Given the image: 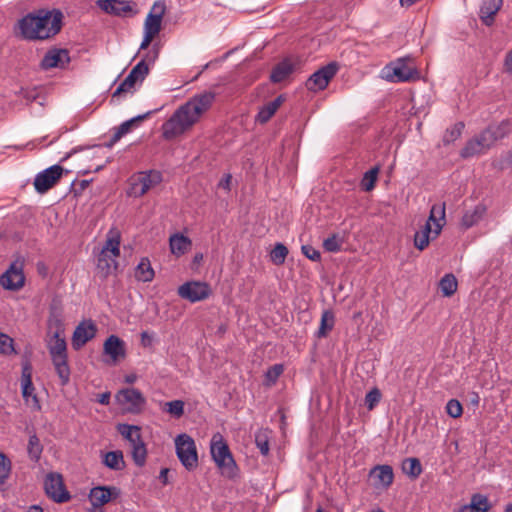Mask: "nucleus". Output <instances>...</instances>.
I'll use <instances>...</instances> for the list:
<instances>
[{
    "label": "nucleus",
    "instance_id": "f257e3e1",
    "mask_svg": "<svg viewBox=\"0 0 512 512\" xmlns=\"http://www.w3.org/2000/svg\"><path fill=\"white\" fill-rule=\"evenodd\" d=\"M215 97L216 94L212 91H204L194 95L163 123V137L170 140L190 129L210 109Z\"/></svg>",
    "mask_w": 512,
    "mask_h": 512
},
{
    "label": "nucleus",
    "instance_id": "f03ea898",
    "mask_svg": "<svg viewBox=\"0 0 512 512\" xmlns=\"http://www.w3.org/2000/svg\"><path fill=\"white\" fill-rule=\"evenodd\" d=\"M64 15L60 9L41 8L29 12L17 22L20 36L28 41H45L62 29Z\"/></svg>",
    "mask_w": 512,
    "mask_h": 512
},
{
    "label": "nucleus",
    "instance_id": "7ed1b4c3",
    "mask_svg": "<svg viewBox=\"0 0 512 512\" xmlns=\"http://www.w3.org/2000/svg\"><path fill=\"white\" fill-rule=\"evenodd\" d=\"M48 350L60 380L66 384L69 381L70 368L67 362V344L63 334L52 335L48 342Z\"/></svg>",
    "mask_w": 512,
    "mask_h": 512
},
{
    "label": "nucleus",
    "instance_id": "20e7f679",
    "mask_svg": "<svg viewBox=\"0 0 512 512\" xmlns=\"http://www.w3.org/2000/svg\"><path fill=\"white\" fill-rule=\"evenodd\" d=\"M210 452L217 467L227 477L235 475L236 463L221 434H214L211 439Z\"/></svg>",
    "mask_w": 512,
    "mask_h": 512
},
{
    "label": "nucleus",
    "instance_id": "39448f33",
    "mask_svg": "<svg viewBox=\"0 0 512 512\" xmlns=\"http://www.w3.org/2000/svg\"><path fill=\"white\" fill-rule=\"evenodd\" d=\"M117 431L127 440L134 463L142 467L146 463L147 449L141 437V429L135 425L119 424Z\"/></svg>",
    "mask_w": 512,
    "mask_h": 512
},
{
    "label": "nucleus",
    "instance_id": "423d86ee",
    "mask_svg": "<svg viewBox=\"0 0 512 512\" xmlns=\"http://www.w3.org/2000/svg\"><path fill=\"white\" fill-rule=\"evenodd\" d=\"M382 76L389 82H409L419 79L416 67L411 66L403 58L386 65L382 70Z\"/></svg>",
    "mask_w": 512,
    "mask_h": 512
},
{
    "label": "nucleus",
    "instance_id": "0eeeda50",
    "mask_svg": "<svg viewBox=\"0 0 512 512\" xmlns=\"http://www.w3.org/2000/svg\"><path fill=\"white\" fill-rule=\"evenodd\" d=\"M175 448L181 464L189 471L198 466V454L195 441L188 434H180L175 438Z\"/></svg>",
    "mask_w": 512,
    "mask_h": 512
},
{
    "label": "nucleus",
    "instance_id": "6e6552de",
    "mask_svg": "<svg viewBox=\"0 0 512 512\" xmlns=\"http://www.w3.org/2000/svg\"><path fill=\"white\" fill-rule=\"evenodd\" d=\"M162 174L156 170H148L138 173L132 178L131 194L135 197H141L150 189L156 187L162 182Z\"/></svg>",
    "mask_w": 512,
    "mask_h": 512
},
{
    "label": "nucleus",
    "instance_id": "1a4fd4ad",
    "mask_svg": "<svg viewBox=\"0 0 512 512\" xmlns=\"http://www.w3.org/2000/svg\"><path fill=\"white\" fill-rule=\"evenodd\" d=\"M24 259L18 257L9 268L2 273V288L11 291L20 290L25 284Z\"/></svg>",
    "mask_w": 512,
    "mask_h": 512
},
{
    "label": "nucleus",
    "instance_id": "9d476101",
    "mask_svg": "<svg viewBox=\"0 0 512 512\" xmlns=\"http://www.w3.org/2000/svg\"><path fill=\"white\" fill-rule=\"evenodd\" d=\"M44 489L47 496L56 503H65L71 498L65 488L63 477L59 473L47 474L44 480Z\"/></svg>",
    "mask_w": 512,
    "mask_h": 512
},
{
    "label": "nucleus",
    "instance_id": "9b49d317",
    "mask_svg": "<svg viewBox=\"0 0 512 512\" xmlns=\"http://www.w3.org/2000/svg\"><path fill=\"white\" fill-rule=\"evenodd\" d=\"M63 171L62 166L55 164L36 174L33 183L36 192L44 194L50 190L60 180Z\"/></svg>",
    "mask_w": 512,
    "mask_h": 512
},
{
    "label": "nucleus",
    "instance_id": "f8f14e48",
    "mask_svg": "<svg viewBox=\"0 0 512 512\" xmlns=\"http://www.w3.org/2000/svg\"><path fill=\"white\" fill-rule=\"evenodd\" d=\"M338 66L332 62L314 72L306 81L305 86L309 91L318 92L324 90L330 80L336 75Z\"/></svg>",
    "mask_w": 512,
    "mask_h": 512
},
{
    "label": "nucleus",
    "instance_id": "ddd939ff",
    "mask_svg": "<svg viewBox=\"0 0 512 512\" xmlns=\"http://www.w3.org/2000/svg\"><path fill=\"white\" fill-rule=\"evenodd\" d=\"M120 255V236L118 233L108 237L98 257V267L105 269L107 273L111 269V263L116 267L115 258Z\"/></svg>",
    "mask_w": 512,
    "mask_h": 512
},
{
    "label": "nucleus",
    "instance_id": "4468645a",
    "mask_svg": "<svg viewBox=\"0 0 512 512\" xmlns=\"http://www.w3.org/2000/svg\"><path fill=\"white\" fill-rule=\"evenodd\" d=\"M211 294L209 285L200 281H188L179 286L178 295L191 303L207 299Z\"/></svg>",
    "mask_w": 512,
    "mask_h": 512
},
{
    "label": "nucleus",
    "instance_id": "2eb2a0df",
    "mask_svg": "<svg viewBox=\"0 0 512 512\" xmlns=\"http://www.w3.org/2000/svg\"><path fill=\"white\" fill-rule=\"evenodd\" d=\"M116 399L123 410L130 413L141 411L145 403L142 394L132 387H126L120 390L116 395Z\"/></svg>",
    "mask_w": 512,
    "mask_h": 512
},
{
    "label": "nucleus",
    "instance_id": "dca6fc26",
    "mask_svg": "<svg viewBox=\"0 0 512 512\" xmlns=\"http://www.w3.org/2000/svg\"><path fill=\"white\" fill-rule=\"evenodd\" d=\"M119 493V489L114 486H97L90 490L88 498L92 509H101L103 505L117 498Z\"/></svg>",
    "mask_w": 512,
    "mask_h": 512
},
{
    "label": "nucleus",
    "instance_id": "f3484780",
    "mask_svg": "<svg viewBox=\"0 0 512 512\" xmlns=\"http://www.w3.org/2000/svg\"><path fill=\"white\" fill-rule=\"evenodd\" d=\"M372 484L377 489H388L394 480V472L390 465H376L370 472Z\"/></svg>",
    "mask_w": 512,
    "mask_h": 512
},
{
    "label": "nucleus",
    "instance_id": "a211bd4d",
    "mask_svg": "<svg viewBox=\"0 0 512 512\" xmlns=\"http://www.w3.org/2000/svg\"><path fill=\"white\" fill-rule=\"evenodd\" d=\"M166 6L162 1H156L151 11L146 17L144 23V32L150 33L152 35H157L161 30L162 18L165 13Z\"/></svg>",
    "mask_w": 512,
    "mask_h": 512
},
{
    "label": "nucleus",
    "instance_id": "6ab92c4d",
    "mask_svg": "<svg viewBox=\"0 0 512 512\" xmlns=\"http://www.w3.org/2000/svg\"><path fill=\"white\" fill-rule=\"evenodd\" d=\"M104 354L109 356L112 363L123 360L126 356V343L116 335H110L103 345Z\"/></svg>",
    "mask_w": 512,
    "mask_h": 512
},
{
    "label": "nucleus",
    "instance_id": "aec40b11",
    "mask_svg": "<svg viewBox=\"0 0 512 512\" xmlns=\"http://www.w3.org/2000/svg\"><path fill=\"white\" fill-rule=\"evenodd\" d=\"M70 62L69 52L66 49H51L41 60L43 69L64 68Z\"/></svg>",
    "mask_w": 512,
    "mask_h": 512
},
{
    "label": "nucleus",
    "instance_id": "412c9836",
    "mask_svg": "<svg viewBox=\"0 0 512 512\" xmlns=\"http://www.w3.org/2000/svg\"><path fill=\"white\" fill-rule=\"evenodd\" d=\"M97 6L105 13L114 16H126L133 12L131 2L125 0H98Z\"/></svg>",
    "mask_w": 512,
    "mask_h": 512
},
{
    "label": "nucleus",
    "instance_id": "4be33fe9",
    "mask_svg": "<svg viewBox=\"0 0 512 512\" xmlns=\"http://www.w3.org/2000/svg\"><path fill=\"white\" fill-rule=\"evenodd\" d=\"M483 138L484 133L482 131L478 136L468 140L465 146L461 149L460 156L464 159H467L476 155L483 154L488 149H490V143L486 140H483Z\"/></svg>",
    "mask_w": 512,
    "mask_h": 512
},
{
    "label": "nucleus",
    "instance_id": "5701e85b",
    "mask_svg": "<svg viewBox=\"0 0 512 512\" xmlns=\"http://www.w3.org/2000/svg\"><path fill=\"white\" fill-rule=\"evenodd\" d=\"M503 0H482L479 9V18L486 26L493 25L495 16L501 9Z\"/></svg>",
    "mask_w": 512,
    "mask_h": 512
},
{
    "label": "nucleus",
    "instance_id": "b1692460",
    "mask_svg": "<svg viewBox=\"0 0 512 512\" xmlns=\"http://www.w3.org/2000/svg\"><path fill=\"white\" fill-rule=\"evenodd\" d=\"M95 332L96 328L92 322H89V324L87 325H85L84 323L78 325L72 337L73 348L76 350L80 349L95 336Z\"/></svg>",
    "mask_w": 512,
    "mask_h": 512
},
{
    "label": "nucleus",
    "instance_id": "393cba45",
    "mask_svg": "<svg viewBox=\"0 0 512 512\" xmlns=\"http://www.w3.org/2000/svg\"><path fill=\"white\" fill-rule=\"evenodd\" d=\"M510 122L503 120L497 125H490L483 130L484 138L490 143L491 147L499 140L505 138L510 133Z\"/></svg>",
    "mask_w": 512,
    "mask_h": 512
},
{
    "label": "nucleus",
    "instance_id": "a878e982",
    "mask_svg": "<svg viewBox=\"0 0 512 512\" xmlns=\"http://www.w3.org/2000/svg\"><path fill=\"white\" fill-rule=\"evenodd\" d=\"M431 225L434 224L433 238L437 237L445 224V203L434 204L431 207L429 218L427 220Z\"/></svg>",
    "mask_w": 512,
    "mask_h": 512
},
{
    "label": "nucleus",
    "instance_id": "bb28decb",
    "mask_svg": "<svg viewBox=\"0 0 512 512\" xmlns=\"http://www.w3.org/2000/svg\"><path fill=\"white\" fill-rule=\"evenodd\" d=\"M285 101L284 95L277 96L273 101L265 104L260 108L258 114L256 115V121L265 124L267 123L272 116L276 113L282 103Z\"/></svg>",
    "mask_w": 512,
    "mask_h": 512
},
{
    "label": "nucleus",
    "instance_id": "cd10ccee",
    "mask_svg": "<svg viewBox=\"0 0 512 512\" xmlns=\"http://www.w3.org/2000/svg\"><path fill=\"white\" fill-rule=\"evenodd\" d=\"M294 71V65L287 59L279 62L271 71L270 80L280 83L287 79Z\"/></svg>",
    "mask_w": 512,
    "mask_h": 512
},
{
    "label": "nucleus",
    "instance_id": "c85d7f7f",
    "mask_svg": "<svg viewBox=\"0 0 512 512\" xmlns=\"http://www.w3.org/2000/svg\"><path fill=\"white\" fill-rule=\"evenodd\" d=\"M486 207L483 204L476 205L473 209L468 210L464 213L461 225L465 229H469L476 225L485 215Z\"/></svg>",
    "mask_w": 512,
    "mask_h": 512
},
{
    "label": "nucleus",
    "instance_id": "c756f323",
    "mask_svg": "<svg viewBox=\"0 0 512 512\" xmlns=\"http://www.w3.org/2000/svg\"><path fill=\"white\" fill-rule=\"evenodd\" d=\"M171 253L181 256L187 252L191 246V240L182 234H173L169 239Z\"/></svg>",
    "mask_w": 512,
    "mask_h": 512
},
{
    "label": "nucleus",
    "instance_id": "7c9ffc66",
    "mask_svg": "<svg viewBox=\"0 0 512 512\" xmlns=\"http://www.w3.org/2000/svg\"><path fill=\"white\" fill-rule=\"evenodd\" d=\"M335 324V316L331 310H324L321 315L320 326L315 332V337L318 339L325 338L332 331Z\"/></svg>",
    "mask_w": 512,
    "mask_h": 512
},
{
    "label": "nucleus",
    "instance_id": "2f4dec72",
    "mask_svg": "<svg viewBox=\"0 0 512 512\" xmlns=\"http://www.w3.org/2000/svg\"><path fill=\"white\" fill-rule=\"evenodd\" d=\"M488 509V498L482 494H474L470 504L461 507L459 512H487Z\"/></svg>",
    "mask_w": 512,
    "mask_h": 512
},
{
    "label": "nucleus",
    "instance_id": "473e14b6",
    "mask_svg": "<svg viewBox=\"0 0 512 512\" xmlns=\"http://www.w3.org/2000/svg\"><path fill=\"white\" fill-rule=\"evenodd\" d=\"M155 276L150 260L142 258L135 269V278L141 282H151Z\"/></svg>",
    "mask_w": 512,
    "mask_h": 512
},
{
    "label": "nucleus",
    "instance_id": "72a5a7b5",
    "mask_svg": "<svg viewBox=\"0 0 512 512\" xmlns=\"http://www.w3.org/2000/svg\"><path fill=\"white\" fill-rule=\"evenodd\" d=\"M103 463L109 469L119 471L125 467L123 453L120 450L110 451L104 455Z\"/></svg>",
    "mask_w": 512,
    "mask_h": 512
},
{
    "label": "nucleus",
    "instance_id": "f704fd0d",
    "mask_svg": "<svg viewBox=\"0 0 512 512\" xmlns=\"http://www.w3.org/2000/svg\"><path fill=\"white\" fill-rule=\"evenodd\" d=\"M433 231L434 228H432V225L426 222L422 229L415 233L414 245L418 250L422 251L429 245L430 234H433Z\"/></svg>",
    "mask_w": 512,
    "mask_h": 512
},
{
    "label": "nucleus",
    "instance_id": "c9c22d12",
    "mask_svg": "<svg viewBox=\"0 0 512 512\" xmlns=\"http://www.w3.org/2000/svg\"><path fill=\"white\" fill-rule=\"evenodd\" d=\"M457 286V279L453 274L444 275L439 283V288L446 297L452 296L456 292Z\"/></svg>",
    "mask_w": 512,
    "mask_h": 512
},
{
    "label": "nucleus",
    "instance_id": "e433bc0d",
    "mask_svg": "<svg viewBox=\"0 0 512 512\" xmlns=\"http://www.w3.org/2000/svg\"><path fill=\"white\" fill-rule=\"evenodd\" d=\"M137 81L132 75H129L120 83V85L116 88V90L112 94L111 101H115V99H119L125 93H133L134 87Z\"/></svg>",
    "mask_w": 512,
    "mask_h": 512
},
{
    "label": "nucleus",
    "instance_id": "4c0bfd02",
    "mask_svg": "<svg viewBox=\"0 0 512 512\" xmlns=\"http://www.w3.org/2000/svg\"><path fill=\"white\" fill-rule=\"evenodd\" d=\"M465 124L463 122H457L450 128L446 129L443 135V143L445 145L451 144L456 141L462 134Z\"/></svg>",
    "mask_w": 512,
    "mask_h": 512
},
{
    "label": "nucleus",
    "instance_id": "58836bf2",
    "mask_svg": "<svg viewBox=\"0 0 512 512\" xmlns=\"http://www.w3.org/2000/svg\"><path fill=\"white\" fill-rule=\"evenodd\" d=\"M22 395L26 404L33 410H39L41 408L37 394L35 392V386H22Z\"/></svg>",
    "mask_w": 512,
    "mask_h": 512
},
{
    "label": "nucleus",
    "instance_id": "ea45409f",
    "mask_svg": "<svg viewBox=\"0 0 512 512\" xmlns=\"http://www.w3.org/2000/svg\"><path fill=\"white\" fill-rule=\"evenodd\" d=\"M379 170L380 168L378 166H375L368 170L367 172H365L361 181V188L364 191L368 192L374 189Z\"/></svg>",
    "mask_w": 512,
    "mask_h": 512
},
{
    "label": "nucleus",
    "instance_id": "a19ab883",
    "mask_svg": "<svg viewBox=\"0 0 512 512\" xmlns=\"http://www.w3.org/2000/svg\"><path fill=\"white\" fill-rule=\"evenodd\" d=\"M403 471L412 478H417L422 473V466L417 458H408L403 463Z\"/></svg>",
    "mask_w": 512,
    "mask_h": 512
},
{
    "label": "nucleus",
    "instance_id": "79ce46f5",
    "mask_svg": "<svg viewBox=\"0 0 512 512\" xmlns=\"http://www.w3.org/2000/svg\"><path fill=\"white\" fill-rule=\"evenodd\" d=\"M287 255V247L282 243H276L270 253V258L275 265H282L285 262Z\"/></svg>",
    "mask_w": 512,
    "mask_h": 512
},
{
    "label": "nucleus",
    "instance_id": "37998d69",
    "mask_svg": "<svg viewBox=\"0 0 512 512\" xmlns=\"http://www.w3.org/2000/svg\"><path fill=\"white\" fill-rule=\"evenodd\" d=\"M255 444L262 455L269 453V431L259 430L255 434Z\"/></svg>",
    "mask_w": 512,
    "mask_h": 512
},
{
    "label": "nucleus",
    "instance_id": "c03bdc74",
    "mask_svg": "<svg viewBox=\"0 0 512 512\" xmlns=\"http://www.w3.org/2000/svg\"><path fill=\"white\" fill-rule=\"evenodd\" d=\"M133 125V120H126L123 123H121L115 130V133L111 137L109 143L107 144L108 147H112L114 144H116L124 135L130 132Z\"/></svg>",
    "mask_w": 512,
    "mask_h": 512
},
{
    "label": "nucleus",
    "instance_id": "a18cd8bd",
    "mask_svg": "<svg viewBox=\"0 0 512 512\" xmlns=\"http://www.w3.org/2000/svg\"><path fill=\"white\" fill-rule=\"evenodd\" d=\"M149 73V67L145 59L138 62L130 71L129 75H132L137 82L142 83Z\"/></svg>",
    "mask_w": 512,
    "mask_h": 512
},
{
    "label": "nucleus",
    "instance_id": "49530a36",
    "mask_svg": "<svg viewBox=\"0 0 512 512\" xmlns=\"http://www.w3.org/2000/svg\"><path fill=\"white\" fill-rule=\"evenodd\" d=\"M42 445L40 444V440L36 435H32L29 438L28 442V454L30 458L34 461H38L41 453H42Z\"/></svg>",
    "mask_w": 512,
    "mask_h": 512
},
{
    "label": "nucleus",
    "instance_id": "de8ad7c7",
    "mask_svg": "<svg viewBox=\"0 0 512 512\" xmlns=\"http://www.w3.org/2000/svg\"><path fill=\"white\" fill-rule=\"evenodd\" d=\"M342 240L337 234H333L332 236L326 238L323 241V248L327 252L336 253L341 250Z\"/></svg>",
    "mask_w": 512,
    "mask_h": 512
},
{
    "label": "nucleus",
    "instance_id": "09e8293b",
    "mask_svg": "<svg viewBox=\"0 0 512 512\" xmlns=\"http://www.w3.org/2000/svg\"><path fill=\"white\" fill-rule=\"evenodd\" d=\"M382 398V393L376 387L371 389L365 396V405L368 410H373Z\"/></svg>",
    "mask_w": 512,
    "mask_h": 512
},
{
    "label": "nucleus",
    "instance_id": "8fccbe9b",
    "mask_svg": "<svg viewBox=\"0 0 512 512\" xmlns=\"http://www.w3.org/2000/svg\"><path fill=\"white\" fill-rule=\"evenodd\" d=\"M48 329L53 334H63L64 333V325L60 315L51 313L48 318Z\"/></svg>",
    "mask_w": 512,
    "mask_h": 512
},
{
    "label": "nucleus",
    "instance_id": "3c124183",
    "mask_svg": "<svg viewBox=\"0 0 512 512\" xmlns=\"http://www.w3.org/2000/svg\"><path fill=\"white\" fill-rule=\"evenodd\" d=\"M166 411L176 418H180L184 414V402L181 400H173L165 404Z\"/></svg>",
    "mask_w": 512,
    "mask_h": 512
},
{
    "label": "nucleus",
    "instance_id": "603ef678",
    "mask_svg": "<svg viewBox=\"0 0 512 512\" xmlns=\"http://www.w3.org/2000/svg\"><path fill=\"white\" fill-rule=\"evenodd\" d=\"M446 412L452 418L460 417L463 413L461 403L456 399L449 400L446 405Z\"/></svg>",
    "mask_w": 512,
    "mask_h": 512
},
{
    "label": "nucleus",
    "instance_id": "864d4df0",
    "mask_svg": "<svg viewBox=\"0 0 512 512\" xmlns=\"http://www.w3.org/2000/svg\"><path fill=\"white\" fill-rule=\"evenodd\" d=\"M284 371V365L283 364H274L265 373L266 380L270 383H275L279 376Z\"/></svg>",
    "mask_w": 512,
    "mask_h": 512
},
{
    "label": "nucleus",
    "instance_id": "5fc2aeb1",
    "mask_svg": "<svg viewBox=\"0 0 512 512\" xmlns=\"http://www.w3.org/2000/svg\"><path fill=\"white\" fill-rule=\"evenodd\" d=\"M20 384H32V366L28 359L22 361V374Z\"/></svg>",
    "mask_w": 512,
    "mask_h": 512
},
{
    "label": "nucleus",
    "instance_id": "6e6d98bb",
    "mask_svg": "<svg viewBox=\"0 0 512 512\" xmlns=\"http://www.w3.org/2000/svg\"><path fill=\"white\" fill-rule=\"evenodd\" d=\"M16 354L14 340L8 335L2 333V354Z\"/></svg>",
    "mask_w": 512,
    "mask_h": 512
},
{
    "label": "nucleus",
    "instance_id": "4d7b16f0",
    "mask_svg": "<svg viewBox=\"0 0 512 512\" xmlns=\"http://www.w3.org/2000/svg\"><path fill=\"white\" fill-rule=\"evenodd\" d=\"M302 253L310 260L312 261H320L321 260V254L320 252L315 249L311 245H303L301 247Z\"/></svg>",
    "mask_w": 512,
    "mask_h": 512
},
{
    "label": "nucleus",
    "instance_id": "13d9d810",
    "mask_svg": "<svg viewBox=\"0 0 512 512\" xmlns=\"http://www.w3.org/2000/svg\"><path fill=\"white\" fill-rule=\"evenodd\" d=\"M11 471V461L2 453V484L4 480L9 476Z\"/></svg>",
    "mask_w": 512,
    "mask_h": 512
},
{
    "label": "nucleus",
    "instance_id": "bf43d9fd",
    "mask_svg": "<svg viewBox=\"0 0 512 512\" xmlns=\"http://www.w3.org/2000/svg\"><path fill=\"white\" fill-rule=\"evenodd\" d=\"M504 69L508 74L512 75V48L508 51L504 58Z\"/></svg>",
    "mask_w": 512,
    "mask_h": 512
},
{
    "label": "nucleus",
    "instance_id": "052dcab7",
    "mask_svg": "<svg viewBox=\"0 0 512 512\" xmlns=\"http://www.w3.org/2000/svg\"><path fill=\"white\" fill-rule=\"evenodd\" d=\"M232 176L230 174L224 175V177L219 182V187L225 189L226 191H230Z\"/></svg>",
    "mask_w": 512,
    "mask_h": 512
},
{
    "label": "nucleus",
    "instance_id": "680f3d73",
    "mask_svg": "<svg viewBox=\"0 0 512 512\" xmlns=\"http://www.w3.org/2000/svg\"><path fill=\"white\" fill-rule=\"evenodd\" d=\"M154 37H155V35H152L150 33L144 32V38H143V40L141 42L140 50L146 49L150 45V43L152 42Z\"/></svg>",
    "mask_w": 512,
    "mask_h": 512
},
{
    "label": "nucleus",
    "instance_id": "e2e57ef3",
    "mask_svg": "<svg viewBox=\"0 0 512 512\" xmlns=\"http://www.w3.org/2000/svg\"><path fill=\"white\" fill-rule=\"evenodd\" d=\"M141 343L143 346H150L152 343V336L147 332L143 331L141 333Z\"/></svg>",
    "mask_w": 512,
    "mask_h": 512
},
{
    "label": "nucleus",
    "instance_id": "0e129e2a",
    "mask_svg": "<svg viewBox=\"0 0 512 512\" xmlns=\"http://www.w3.org/2000/svg\"><path fill=\"white\" fill-rule=\"evenodd\" d=\"M152 113H153V111H148V112H146L144 114L137 115V116L131 118L130 120H133V124H135L137 122H140V121L148 118Z\"/></svg>",
    "mask_w": 512,
    "mask_h": 512
},
{
    "label": "nucleus",
    "instance_id": "69168bd1",
    "mask_svg": "<svg viewBox=\"0 0 512 512\" xmlns=\"http://www.w3.org/2000/svg\"><path fill=\"white\" fill-rule=\"evenodd\" d=\"M110 400V393L105 392L98 396L97 401L101 404H108Z\"/></svg>",
    "mask_w": 512,
    "mask_h": 512
},
{
    "label": "nucleus",
    "instance_id": "338daca9",
    "mask_svg": "<svg viewBox=\"0 0 512 512\" xmlns=\"http://www.w3.org/2000/svg\"><path fill=\"white\" fill-rule=\"evenodd\" d=\"M167 474H168V469L167 468H163L160 471V479L163 481V483L167 482Z\"/></svg>",
    "mask_w": 512,
    "mask_h": 512
},
{
    "label": "nucleus",
    "instance_id": "774afa93",
    "mask_svg": "<svg viewBox=\"0 0 512 512\" xmlns=\"http://www.w3.org/2000/svg\"><path fill=\"white\" fill-rule=\"evenodd\" d=\"M27 512H44V511L40 506L32 505L28 508Z\"/></svg>",
    "mask_w": 512,
    "mask_h": 512
}]
</instances>
